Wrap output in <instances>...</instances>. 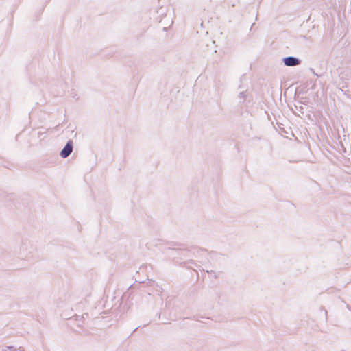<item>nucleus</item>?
I'll use <instances>...</instances> for the list:
<instances>
[{
  "mask_svg": "<svg viewBox=\"0 0 351 351\" xmlns=\"http://www.w3.org/2000/svg\"><path fill=\"white\" fill-rule=\"evenodd\" d=\"M72 143L68 142L64 149L61 151L60 155L63 158H66L72 152Z\"/></svg>",
  "mask_w": 351,
  "mask_h": 351,
  "instance_id": "obj_1",
  "label": "nucleus"
},
{
  "mask_svg": "<svg viewBox=\"0 0 351 351\" xmlns=\"http://www.w3.org/2000/svg\"><path fill=\"white\" fill-rule=\"evenodd\" d=\"M284 63L289 66H296L299 64V60L293 57H288L284 59Z\"/></svg>",
  "mask_w": 351,
  "mask_h": 351,
  "instance_id": "obj_2",
  "label": "nucleus"
}]
</instances>
